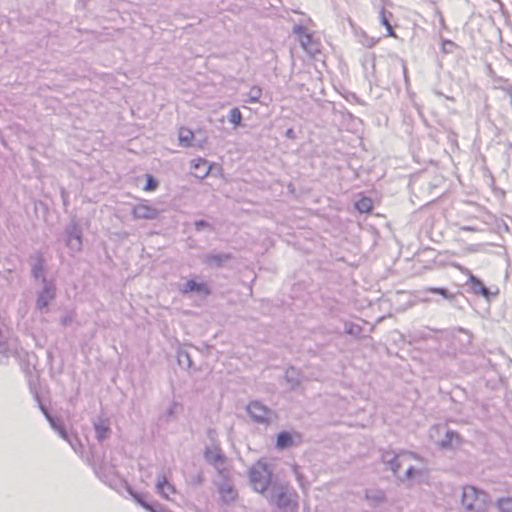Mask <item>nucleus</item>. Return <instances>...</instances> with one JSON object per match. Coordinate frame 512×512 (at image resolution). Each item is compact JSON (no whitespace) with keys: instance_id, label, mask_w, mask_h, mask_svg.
<instances>
[{"instance_id":"7ed1b4c3","label":"nucleus","mask_w":512,"mask_h":512,"mask_svg":"<svg viewBox=\"0 0 512 512\" xmlns=\"http://www.w3.org/2000/svg\"><path fill=\"white\" fill-rule=\"evenodd\" d=\"M462 505L468 512H484L490 502L489 495L475 486H465L462 490Z\"/></svg>"},{"instance_id":"c756f323","label":"nucleus","mask_w":512,"mask_h":512,"mask_svg":"<svg viewBox=\"0 0 512 512\" xmlns=\"http://www.w3.org/2000/svg\"><path fill=\"white\" fill-rule=\"evenodd\" d=\"M177 360L179 365L186 369H190L192 367V359L190 354L185 350H179L177 354Z\"/></svg>"},{"instance_id":"9d476101","label":"nucleus","mask_w":512,"mask_h":512,"mask_svg":"<svg viewBox=\"0 0 512 512\" xmlns=\"http://www.w3.org/2000/svg\"><path fill=\"white\" fill-rule=\"evenodd\" d=\"M217 490L224 505H229L237 499L238 493L228 479H223L221 483L217 484Z\"/></svg>"},{"instance_id":"f03ea898","label":"nucleus","mask_w":512,"mask_h":512,"mask_svg":"<svg viewBox=\"0 0 512 512\" xmlns=\"http://www.w3.org/2000/svg\"><path fill=\"white\" fill-rule=\"evenodd\" d=\"M272 474L271 465L266 461L259 460L253 464L249 469V480L252 488L264 495L271 485Z\"/></svg>"},{"instance_id":"cd10ccee","label":"nucleus","mask_w":512,"mask_h":512,"mask_svg":"<svg viewBox=\"0 0 512 512\" xmlns=\"http://www.w3.org/2000/svg\"><path fill=\"white\" fill-rule=\"evenodd\" d=\"M355 209L360 213H370L373 210V202L368 197H362L355 202Z\"/></svg>"},{"instance_id":"3c124183","label":"nucleus","mask_w":512,"mask_h":512,"mask_svg":"<svg viewBox=\"0 0 512 512\" xmlns=\"http://www.w3.org/2000/svg\"><path fill=\"white\" fill-rule=\"evenodd\" d=\"M439 18H440V24L444 27L445 26V21H444V18L442 16V14L439 12Z\"/></svg>"},{"instance_id":"6ab92c4d","label":"nucleus","mask_w":512,"mask_h":512,"mask_svg":"<svg viewBox=\"0 0 512 512\" xmlns=\"http://www.w3.org/2000/svg\"><path fill=\"white\" fill-rule=\"evenodd\" d=\"M392 19H393L392 12L386 10L384 7H382L379 10V21H380L381 25H383L386 28L387 36L396 38L395 31L391 24Z\"/></svg>"},{"instance_id":"c9c22d12","label":"nucleus","mask_w":512,"mask_h":512,"mask_svg":"<svg viewBox=\"0 0 512 512\" xmlns=\"http://www.w3.org/2000/svg\"><path fill=\"white\" fill-rule=\"evenodd\" d=\"M453 438H458V434L452 430H447L445 437L440 441L439 445L442 448H447L451 445Z\"/></svg>"},{"instance_id":"20e7f679","label":"nucleus","mask_w":512,"mask_h":512,"mask_svg":"<svg viewBox=\"0 0 512 512\" xmlns=\"http://www.w3.org/2000/svg\"><path fill=\"white\" fill-rule=\"evenodd\" d=\"M246 411L253 422L261 425H269L276 418L275 412L260 401H251Z\"/></svg>"},{"instance_id":"72a5a7b5","label":"nucleus","mask_w":512,"mask_h":512,"mask_svg":"<svg viewBox=\"0 0 512 512\" xmlns=\"http://www.w3.org/2000/svg\"><path fill=\"white\" fill-rule=\"evenodd\" d=\"M228 120L235 127L241 125L242 114H241L239 108L234 107V108L230 109L229 114H228Z\"/></svg>"},{"instance_id":"ea45409f","label":"nucleus","mask_w":512,"mask_h":512,"mask_svg":"<svg viewBox=\"0 0 512 512\" xmlns=\"http://www.w3.org/2000/svg\"><path fill=\"white\" fill-rule=\"evenodd\" d=\"M147 511H149V512H172L156 501H151V504H150L149 508L147 509Z\"/></svg>"},{"instance_id":"ddd939ff","label":"nucleus","mask_w":512,"mask_h":512,"mask_svg":"<svg viewBox=\"0 0 512 512\" xmlns=\"http://www.w3.org/2000/svg\"><path fill=\"white\" fill-rule=\"evenodd\" d=\"M95 430V437L99 442H103L111 435L110 422L107 418L97 417L92 421Z\"/></svg>"},{"instance_id":"49530a36","label":"nucleus","mask_w":512,"mask_h":512,"mask_svg":"<svg viewBox=\"0 0 512 512\" xmlns=\"http://www.w3.org/2000/svg\"><path fill=\"white\" fill-rule=\"evenodd\" d=\"M204 481V476L202 472H199L194 478H193V484L195 485H201Z\"/></svg>"},{"instance_id":"2eb2a0df","label":"nucleus","mask_w":512,"mask_h":512,"mask_svg":"<svg viewBox=\"0 0 512 512\" xmlns=\"http://www.w3.org/2000/svg\"><path fill=\"white\" fill-rule=\"evenodd\" d=\"M410 459L420 460L421 457L418 454L413 453V452L401 451L395 457V460L389 462L388 465H386L387 469L391 470L393 472V474L396 476L398 471H399V469L401 468V465L405 461L410 460Z\"/></svg>"},{"instance_id":"5701e85b","label":"nucleus","mask_w":512,"mask_h":512,"mask_svg":"<svg viewBox=\"0 0 512 512\" xmlns=\"http://www.w3.org/2000/svg\"><path fill=\"white\" fill-rule=\"evenodd\" d=\"M489 75L494 83V87L506 92L510 96L512 93V84L509 83V80L502 76L496 75L491 69Z\"/></svg>"},{"instance_id":"a878e982","label":"nucleus","mask_w":512,"mask_h":512,"mask_svg":"<svg viewBox=\"0 0 512 512\" xmlns=\"http://www.w3.org/2000/svg\"><path fill=\"white\" fill-rule=\"evenodd\" d=\"M192 168L198 171L196 176L200 179L205 178L209 173V167L206 160L199 158L191 162Z\"/></svg>"},{"instance_id":"8fccbe9b","label":"nucleus","mask_w":512,"mask_h":512,"mask_svg":"<svg viewBox=\"0 0 512 512\" xmlns=\"http://www.w3.org/2000/svg\"><path fill=\"white\" fill-rule=\"evenodd\" d=\"M285 136L289 139H294L296 136H295V132L292 128H289L286 130L285 132Z\"/></svg>"},{"instance_id":"f8f14e48","label":"nucleus","mask_w":512,"mask_h":512,"mask_svg":"<svg viewBox=\"0 0 512 512\" xmlns=\"http://www.w3.org/2000/svg\"><path fill=\"white\" fill-rule=\"evenodd\" d=\"M204 458L205 460L213 465L218 471H220L225 463L226 457L221 451L220 448L213 446V447H206L204 451Z\"/></svg>"},{"instance_id":"e433bc0d","label":"nucleus","mask_w":512,"mask_h":512,"mask_svg":"<svg viewBox=\"0 0 512 512\" xmlns=\"http://www.w3.org/2000/svg\"><path fill=\"white\" fill-rule=\"evenodd\" d=\"M158 187V181L150 174H146L145 191H154Z\"/></svg>"},{"instance_id":"412c9836","label":"nucleus","mask_w":512,"mask_h":512,"mask_svg":"<svg viewBox=\"0 0 512 512\" xmlns=\"http://www.w3.org/2000/svg\"><path fill=\"white\" fill-rule=\"evenodd\" d=\"M157 492L168 499L170 494L175 493L174 486L169 483L164 475H158L157 483H156Z\"/></svg>"},{"instance_id":"0eeeda50","label":"nucleus","mask_w":512,"mask_h":512,"mask_svg":"<svg viewBox=\"0 0 512 512\" xmlns=\"http://www.w3.org/2000/svg\"><path fill=\"white\" fill-rule=\"evenodd\" d=\"M17 353V340L0 330V364L7 365L9 363V359L11 357H15Z\"/></svg>"},{"instance_id":"4c0bfd02","label":"nucleus","mask_w":512,"mask_h":512,"mask_svg":"<svg viewBox=\"0 0 512 512\" xmlns=\"http://www.w3.org/2000/svg\"><path fill=\"white\" fill-rule=\"evenodd\" d=\"M65 441H67L71 448L75 451V452H78L79 449L82 447L81 443H80V440L78 439L77 436H72L70 434H68V437L66 439H64Z\"/></svg>"},{"instance_id":"2f4dec72","label":"nucleus","mask_w":512,"mask_h":512,"mask_svg":"<svg viewBox=\"0 0 512 512\" xmlns=\"http://www.w3.org/2000/svg\"><path fill=\"white\" fill-rule=\"evenodd\" d=\"M366 499L378 504L384 501L385 494L382 490H367Z\"/></svg>"},{"instance_id":"7c9ffc66","label":"nucleus","mask_w":512,"mask_h":512,"mask_svg":"<svg viewBox=\"0 0 512 512\" xmlns=\"http://www.w3.org/2000/svg\"><path fill=\"white\" fill-rule=\"evenodd\" d=\"M499 512H512V497H500L496 501Z\"/></svg>"},{"instance_id":"58836bf2","label":"nucleus","mask_w":512,"mask_h":512,"mask_svg":"<svg viewBox=\"0 0 512 512\" xmlns=\"http://www.w3.org/2000/svg\"><path fill=\"white\" fill-rule=\"evenodd\" d=\"M456 47V44L448 39H443L441 43V50L443 53L449 54L452 53L454 48Z\"/></svg>"},{"instance_id":"393cba45","label":"nucleus","mask_w":512,"mask_h":512,"mask_svg":"<svg viewBox=\"0 0 512 512\" xmlns=\"http://www.w3.org/2000/svg\"><path fill=\"white\" fill-rule=\"evenodd\" d=\"M178 139H179L180 146L186 147V148L187 147H192L193 146L194 133L189 128L181 127L179 129Z\"/></svg>"},{"instance_id":"c85d7f7f","label":"nucleus","mask_w":512,"mask_h":512,"mask_svg":"<svg viewBox=\"0 0 512 512\" xmlns=\"http://www.w3.org/2000/svg\"><path fill=\"white\" fill-rule=\"evenodd\" d=\"M262 96V88L260 86L254 85L250 88L247 93V102L249 103H260V98Z\"/></svg>"},{"instance_id":"f704fd0d","label":"nucleus","mask_w":512,"mask_h":512,"mask_svg":"<svg viewBox=\"0 0 512 512\" xmlns=\"http://www.w3.org/2000/svg\"><path fill=\"white\" fill-rule=\"evenodd\" d=\"M345 333L359 337L362 332V327L353 322H346L344 327Z\"/></svg>"},{"instance_id":"37998d69","label":"nucleus","mask_w":512,"mask_h":512,"mask_svg":"<svg viewBox=\"0 0 512 512\" xmlns=\"http://www.w3.org/2000/svg\"><path fill=\"white\" fill-rule=\"evenodd\" d=\"M194 226L197 231H202L206 228L212 229L211 224L204 219L196 220Z\"/></svg>"},{"instance_id":"b1692460","label":"nucleus","mask_w":512,"mask_h":512,"mask_svg":"<svg viewBox=\"0 0 512 512\" xmlns=\"http://www.w3.org/2000/svg\"><path fill=\"white\" fill-rule=\"evenodd\" d=\"M31 274L35 279H41L42 284H44V279L47 278L45 276V265L42 256L39 255L32 265Z\"/></svg>"},{"instance_id":"dca6fc26","label":"nucleus","mask_w":512,"mask_h":512,"mask_svg":"<svg viewBox=\"0 0 512 512\" xmlns=\"http://www.w3.org/2000/svg\"><path fill=\"white\" fill-rule=\"evenodd\" d=\"M40 408H41L43 414L45 415V418L49 422L51 428L55 432H57L58 435L62 439H66L68 437V432L66 431L62 420L59 418L53 417L43 405H40Z\"/></svg>"},{"instance_id":"6e6552de","label":"nucleus","mask_w":512,"mask_h":512,"mask_svg":"<svg viewBox=\"0 0 512 512\" xmlns=\"http://www.w3.org/2000/svg\"><path fill=\"white\" fill-rule=\"evenodd\" d=\"M56 298V287L52 281L44 279L43 288L38 292L36 299L37 310L43 312L51 301Z\"/></svg>"},{"instance_id":"f3484780","label":"nucleus","mask_w":512,"mask_h":512,"mask_svg":"<svg viewBox=\"0 0 512 512\" xmlns=\"http://www.w3.org/2000/svg\"><path fill=\"white\" fill-rule=\"evenodd\" d=\"M468 273V281L470 283V288L472 293L474 294H480L486 299H489L492 295L489 288H487L483 282L476 276H474L469 270H466Z\"/></svg>"},{"instance_id":"4be33fe9","label":"nucleus","mask_w":512,"mask_h":512,"mask_svg":"<svg viewBox=\"0 0 512 512\" xmlns=\"http://www.w3.org/2000/svg\"><path fill=\"white\" fill-rule=\"evenodd\" d=\"M301 379H302L301 372L297 368L291 366L286 369L285 380L289 384L291 389L294 390L297 387H299L301 384Z\"/></svg>"},{"instance_id":"aec40b11","label":"nucleus","mask_w":512,"mask_h":512,"mask_svg":"<svg viewBox=\"0 0 512 512\" xmlns=\"http://www.w3.org/2000/svg\"><path fill=\"white\" fill-rule=\"evenodd\" d=\"M95 474L97 477L106 484H111V480L114 474V469L112 467L107 466L104 463L100 465H95L93 467Z\"/></svg>"},{"instance_id":"1a4fd4ad","label":"nucleus","mask_w":512,"mask_h":512,"mask_svg":"<svg viewBox=\"0 0 512 512\" xmlns=\"http://www.w3.org/2000/svg\"><path fill=\"white\" fill-rule=\"evenodd\" d=\"M158 214L157 208L150 205L148 201L138 203L132 209L134 219L154 220L158 217Z\"/></svg>"},{"instance_id":"a211bd4d","label":"nucleus","mask_w":512,"mask_h":512,"mask_svg":"<svg viewBox=\"0 0 512 512\" xmlns=\"http://www.w3.org/2000/svg\"><path fill=\"white\" fill-rule=\"evenodd\" d=\"M425 291L433 294H438L442 298L447 300L452 306L456 308H461V306L458 304L457 294L450 292L445 287H426Z\"/></svg>"},{"instance_id":"bb28decb","label":"nucleus","mask_w":512,"mask_h":512,"mask_svg":"<svg viewBox=\"0 0 512 512\" xmlns=\"http://www.w3.org/2000/svg\"><path fill=\"white\" fill-rule=\"evenodd\" d=\"M293 444V437L290 432L288 431H281L277 434L276 438V446L279 449H286L292 446Z\"/></svg>"},{"instance_id":"f257e3e1","label":"nucleus","mask_w":512,"mask_h":512,"mask_svg":"<svg viewBox=\"0 0 512 512\" xmlns=\"http://www.w3.org/2000/svg\"><path fill=\"white\" fill-rule=\"evenodd\" d=\"M282 512L298 511V494L287 484H273L269 496H266Z\"/></svg>"},{"instance_id":"9b49d317","label":"nucleus","mask_w":512,"mask_h":512,"mask_svg":"<svg viewBox=\"0 0 512 512\" xmlns=\"http://www.w3.org/2000/svg\"><path fill=\"white\" fill-rule=\"evenodd\" d=\"M231 259V253L211 251L204 256L203 263L211 268H221Z\"/></svg>"},{"instance_id":"603ef678","label":"nucleus","mask_w":512,"mask_h":512,"mask_svg":"<svg viewBox=\"0 0 512 512\" xmlns=\"http://www.w3.org/2000/svg\"><path fill=\"white\" fill-rule=\"evenodd\" d=\"M174 406H175V404H173V405L168 409V411H167V412H168V414H169V415H172V414L174 413Z\"/></svg>"},{"instance_id":"a18cd8bd","label":"nucleus","mask_w":512,"mask_h":512,"mask_svg":"<svg viewBox=\"0 0 512 512\" xmlns=\"http://www.w3.org/2000/svg\"><path fill=\"white\" fill-rule=\"evenodd\" d=\"M60 322H61V324L64 327H67V326L71 325L72 322H73V315L72 314H66V315L62 316L61 319H60Z\"/></svg>"},{"instance_id":"473e14b6","label":"nucleus","mask_w":512,"mask_h":512,"mask_svg":"<svg viewBox=\"0 0 512 512\" xmlns=\"http://www.w3.org/2000/svg\"><path fill=\"white\" fill-rule=\"evenodd\" d=\"M127 491L133 497L134 501L136 503H138L140 506H142L145 510H147L149 508L151 502H148L147 500H145L143 495H141L138 492H135L131 487H128Z\"/></svg>"},{"instance_id":"79ce46f5","label":"nucleus","mask_w":512,"mask_h":512,"mask_svg":"<svg viewBox=\"0 0 512 512\" xmlns=\"http://www.w3.org/2000/svg\"><path fill=\"white\" fill-rule=\"evenodd\" d=\"M420 474V470L415 469L413 466H409L405 472L404 478H400L401 481L411 480L415 475Z\"/></svg>"},{"instance_id":"423d86ee","label":"nucleus","mask_w":512,"mask_h":512,"mask_svg":"<svg viewBox=\"0 0 512 512\" xmlns=\"http://www.w3.org/2000/svg\"><path fill=\"white\" fill-rule=\"evenodd\" d=\"M67 247L72 252H79L82 249V229L79 224L72 220L64 230Z\"/></svg>"},{"instance_id":"a19ab883","label":"nucleus","mask_w":512,"mask_h":512,"mask_svg":"<svg viewBox=\"0 0 512 512\" xmlns=\"http://www.w3.org/2000/svg\"><path fill=\"white\" fill-rule=\"evenodd\" d=\"M397 455L393 451H384L381 455V460L385 465H388L389 462L395 460Z\"/></svg>"},{"instance_id":"de8ad7c7","label":"nucleus","mask_w":512,"mask_h":512,"mask_svg":"<svg viewBox=\"0 0 512 512\" xmlns=\"http://www.w3.org/2000/svg\"><path fill=\"white\" fill-rule=\"evenodd\" d=\"M61 198L63 201V205L65 207H67L69 205V196H68V193L64 189H61Z\"/></svg>"},{"instance_id":"4468645a","label":"nucleus","mask_w":512,"mask_h":512,"mask_svg":"<svg viewBox=\"0 0 512 512\" xmlns=\"http://www.w3.org/2000/svg\"><path fill=\"white\" fill-rule=\"evenodd\" d=\"M181 292L183 294L194 292L199 295L208 296L211 294V288L205 282H197L194 279H189L181 288Z\"/></svg>"},{"instance_id":"864d4df0","label":"nucleus","mask_w":512,"mask_h":512,"mask_svg":"<svg viewBox=\"0 0 512 512\" xmlns=\"http://www.w3.org/2000/svg\"><path fill=\"white\" fill-rule=\"evenodd\" d=\"M463 230L472 231L473 229L471 227H469V226H465V227H463Z\"/></svg>"},{"instance_id":"09e8293b","label":"nucleus","mask_w":512,"mask_h":512,"mask_svg":"<svg viewBox=\"0 0 512 512\" xmlns=\"http://www.w3.org/2000/svg\"><path fill=\"white\" fill-rule=\"evenodd\" d=\"M400 63H401V67H402V70H403V75H404L405 82L408 83L406 64H405L404 60H402V59L400 60Z\"/></svg>"},{"instance_id":"39448f33","label":"nucleus","mask_w":512,"mask_h":512,"mask_svg":"<svg viewBox=\"0 0 512 512\" xmlns=\"http://www.w3.org/2000/svg\"><path fill=\"white\" fill-rule=\"evenodd\" d=\"M293 34L296 36L303 50L310 56H314L320 52V42L314 38L313 33L309 32L305 26L301 24L295 25L293 27Z\"/></svg>"},{"instance_id":"c03bdc74","label":"nucleus","mask_w":512,"mask_h":512,"mask_svg":"<svg viewBox=\"0 0 512 512\" xmlns=\"http://www.w3.org/2000/svg\"><path fill=\"white\" fill-rule=\"evenodd\" d=\"M378 42L377 39H374L372 37H369L367 36L365 33L363 34V39L361 40V43L368 47V48H371L373 47L376 43Z\"/></svg>"}]
</instances>
